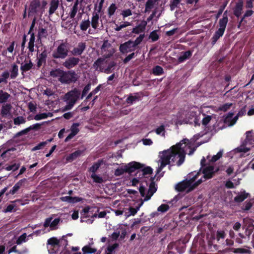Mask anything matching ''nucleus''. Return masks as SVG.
I'll return each mask as SVG.
<instances>
[{
	"label": "nucleus",
	"instance_id": "1",
	"mask_svg": "<svg viewBox=\"0 0 254 254\" xmlns=\"http://www.w3.org/2000/svg\"><path fill=\"white\" fill-rule=\"evenodd\" d=\"M185 140H182L180 142L170 147V150L171 151V163L176 164L178 166H181L185 161L186 157V151L185 147H182L183 143L182 142Z\"/></svg>",
	"mask_w": 254,
	"mask_h": 254
},
{
	"label": "nucleus",
	"instance_id": "2",
	"mask_svg": "<svg viewBox=\"0 0 254 254\" xmlns=\"http://www.w3.org/2000/svg\"><path fill=\"white\" fill-rule=\"evenodd\" d=\"M80 95V92L76 88L64 94V111L70 110L74 105Z\"/></svg>",
	"mask_w": 254,
	"mask_h": 254
},
{
	"label": "nucleus",
	"instance_id": "3",
	"mask_svg": "<svg viewBox=\"0 0 254 254\" xmlns=\"http://www.w3.org/2000/svg\"><path fill=\"white\" fill-rule=\"evenodd\" d=\"M203 181L200 179L195 182L193 185L191 184L190 181H187V179L178 183L176 186V190L179 192H183L188 189L187 191L190 192L193 190L199 185L202 183Z\"/></svg>",
	"mask_w": 254,
	"mask_h": 254
},
{
	"label": "nucleus",
	"instance_id": "4",
	"mask_svg": "<svg viewBox=\"0 0 254 254\" xmlns=\"http://www.w3.org/2000/svg\"><path fill=\"white\" fill-rule=\"evenodd\" d=\"M143 165L136 162H132L128 164L127 165L125 166L124 168L117 169L115 171V175L116 176H120L125 173H128L131 174L136 171L137 169L142 168Z\"/></svg>",
	"mask_w": 254,
	"mask_h": 254
},
{
	"label": "nucleus",
	"instance_id": "5",
	"mask_svg": "<svg viewBox=\"0 0 254 254\" xmlns=\"http://www.w3.org/2000/svg\"><path fill=\"white\" fill-rule=\"evenodd\" d=\"M171 151L170 149L166 150H164L160 157V165L158 168L156 174H159L162 169L167 165H169L171 162Z\"/></svg>",
	"mask_w": 254,
	"mask_h": 254
},
{
	"label": "nucleus",
	"instance_id": "6",
	"mask_svg": "<svg viewBox=\"0 0 254 254\" xmlns=\"http://www.w3.org/2000/svg\"><path fill=\"white\" fill-rule=\"evenodd\" d=\"M60 241L55 237H52L48 240L47 248L50 254H62V251L60 252Z\"/></svg>",
	"mask_w": 254,
	"mask_h": 254
},
{
	"label": "nucleus",
	"instance_id": "7",
	"mask_svg": "<svg viewBox=\"0 0 254 254\" xmlns=\"http://www.w3.org/2000/svg\"><path fill=\"white\" fill-rule=\"evenodd\" d=\"M219 171V167H215L213 165H208L203 168L202 173L205 180L213 178Z\"/></svg>",
	"mask_w": 254,
	"mask_h": 254
},
{
	"label": "nucleus",
	"instance_id": "8",
	"mask_svg": "<svg viewBox=\"0 0 254 254\" xmlns=\"http://www.w3.org/2000/svg\"><path fill=\"white\" fill-rule=\"evenodd\" d=\"M38 12H42L40 1V0H33L29 5L28 15H35Z\"/></svg>",
	"mask_w": 254,
	"mask_h": 254
},
{
	"label": "nucleus",
	"instance_id": "9",
	"mask_svg": "<svg viewBox=\"0 0 254 254\" xmlns=\"http://www.w3.org/2000/svg\"><path fill=\"white\" fill-rule=\"evenodd\" d=\"M135 48L136 47L133 44V41L129 40L120 45L119 50L122 54H127L129 52L134 51Z\"/></svg>",
	"mask_w": 254,
	"mask_h": 254
},
{
	"label": "nucleus",
	"instance_id": "10",
	"mask_svg": "<svg viewBox=\"0 0 254 254\" xmlns=\"http://www.w3.org/2000/svg\"><path fill=\"white\" fill-rule=\"evenodd\" d=\"M52 56L54 59L53 62L56 64H59L58 60L64 59V43H62L53 52Z\"/></svg>",
	"mask_w": 254,
	"mask_h": 254
},
{
	"label": "nucleus",
	"instance_id": "11",
	"mask_svg": "<svg viewBox=\"0 0 254 254\" xmlns=\"http://www.w3.org/2000/svg\"><path fill=\"white\" fill-rule=\"evenodd\" d=\"M155 176L151 177V183L149 186V189L147 191V194L144 197L143 201H146L149 200L153 194L157 191V187L154 182Z\"/></svg>",
	"mask_w": 254,
	"mask_h": 254
},
{
	"label": "nucleus",
	"instance_id": "12",
	"mask_svg": "<svg viewBox=\"0 0 254 254\" xmlns=\"http://www.w3.org/2000/svg\"><path fill=\"white\" fill-rule=\"evenodd\" d=\"M80 61L78 58L69 57L64 61V67L70 69L77 65Z\"/></svg>",
	"mask_w": 254,
	"mask_h": 254
},
{
	"label": "nucleus",
	"instance_id": "13",
	"mask_svg": "<svg viewBox=\"0 0 254 254\" xmlns=\"http://www.w3.org/2000/svg\"><path fill=\"white\" fill-rule=\"evenodd\" d=\"M99 211V209L97 207L86 206L83 209L81 214L90 215V216L91 215V217L92 218L97 217Z\"/></svg>",
	"mask_w": 254,
	"mask_h": 254
},
{
	"label": "nucleus",
	"instance_id": "14",
	"mask_svg": "<svg viewBox=\"0 0 254 254\" xmlns=\"http://www.w3.org/2000/svg\"><path fill=\"white\" fill-rule=\"evenodd\" d=\"M141 164L143 165L142 167L136 170L137 171L135 174V176L137 177L138 179H141L144 176L146 175H150L153 173V169L150 167L147 166L144 167V165L142 164Z\"/></svg>",
	"mask_w": 254,
	"mask_h": 254
},
{
	"label": "nucleus",
	"instance_id": "15",
	"mask_svg": "<svg viewBox=\"0 0 254 254\" xmlns=\"http://www.w3.org/2000/svg\"><path fill=\"white\" fill-rule=\"evenodd\" d=\"M77 80V75L73 70L64 71V83L75 82Z\"/></svg>",
	"mask_w": 254,
	"mask_h": 254
},
{
	"label": "nucleus",
	"instance_id": "16",
	"mask_svg": "<svg viewBox=\"0 0 254 254\" xmlns=\"http://www.w3.org/2000/svg\"><path fill=\"white\" fill-rule=\"evenodd\" d=\"M52 217H49L46 219L44 223V226L45 228L50 227L51 229L53 230L57 229V225L59 223L60 219V218H56L52 221Z\"/></svg>",
	"mask_w": 254,
	"mask_h": 254
},
{
	"label": "nucleus",
	"instance_id": "17",
	"mask_svg": "<svg viewBox=\"0 0 254 254\" xmlns=\"http://www.w3.org/2000/svg\"><path fill=\"white\" fill-rule=\"evenodd\" d=\"M50 75L53 78L57 79L61 83H64V70L59 68L53 69L50 71Z\"/></svg>",
	"mask_w": 254,
	"mask_h": 254
},
{
	"label": "nucleus",
	"instance_id": "18",
	"mask_svg": "<svg viewBox=\"0 0 254 254\" xmlns=\"http://www.w3.org/2000/svg\"><path fill=\"white\" fill-rule=\"evenodd\" d=\"M86 48L85 43L80 42L79 43L77 47L74 48L70 53L73 56H79L81 55Z\"/></svg>",
	"mask_w": 254,
	"mask_h": 254
},
{
	"label": "nucleus",
	"instance_id": "19",
	"mask_svg": "<svg viewBox=\"0 0 254 254\" xmlns=\"http://www.w3.org/2000/svg\"><path fill=\"white\" fill-rule=\"evenodd\" d=\"M79 126V123H73L71 127L70 131L71 132L64 139V142L68 141L70 139L72 138L75 135H76L79 131V129L78 127Z\"/></svg>",
	"mask_w": 254,
	"mask_h": 254
},
{
	"label": "nucleus",
	"instance_id": "20",
	"mask_svg": "<svg viewBox=\"0 0 254 254\" xmlns=\"http://www.w3.org/2000/svg\"><path fill=\"white\" fill-rule=\"evenodd\" d=\"M48 52L46 49H44L38 57L37 66L39 68L43 64H45L47 58Z\"/></svg>",
	"mask_w": 254,
	"mask_h": 254
},
{
	"label": "nucleus",
	"instance_id": "21",
	"mask_svg": "<svg viewBox=\"0 0 254 254\" xmlns=\"http://www.w3.org/2000/svg\"><path fill=\"white\" fill-rule=\"evenodd\" d=\"M105 59L102 58H98L95 62L93 64V68L95 69V70L103 72L104 67L103 64L105 62Z\"/></svg>",
	"mask_w": 254,
	"mask_h": 254
},
{
	"label": "nucleus",
	"instance_id": "22",
	"mask_svg": "<svg viewBox=\"0 0 254 254\" xmlns=\"http://www.w3.org/2000/svg\"><path fill=\"white\" fill-rule=\"evenodd\" d=\"M147 21L142 20L136 26L133 28L132 32L135 34H139L144 31L147 25Z\"/></svg>",
	"mask_w": 254,
	"mask_h": 254
},
{
	"label": "nucleus",
	"instance_id": "23",
	"mask_svg": "<svg viewBox=\"0 0 254 254\" xmlns=\"http://www.w3.org/2000/svg\"><path fill=\"white\" fill-rule=\"evenodd\" d=\"M243 8V1L242 0H239L234 8V14L237 17L241 16L242 13Z\"/></svg>",
	"mask_w": 254,
	"mask_h": 254
},
{
	"label": "nucleus",
	"instance_id": "24",
	"mask_svg": "<svg viewBox=\"0 0 254 254\" xmlns=\"http://www.w3.org/2000/svg\"><path fill=\"white\" fill-rule=\"evenodd\" d=\"M192 51L189 50L182 52V55L178 58V61L179 63H182L186 60L189 59L192 56Z\"/></svg>",
	"mask_w": 254,
	"mask_h": 254
},
{
	"label": "nucleus",
	"instance_id": "25",
	"mask_svg": "<svg viewBox=\"0 0 254 254\" xmlns=\"http://www.w3.org/2000/svg\"><path fill=\"white\" fill-rule=\"evenodd\" d=\"M82 153L83 151L77 150L68 156L66 158V160L68 162H72L79 157Z\"/></svg>",
	"mask_w": 254,
	"mask_h": 254
},
{
	"label": "nucleus",
	"instance_id": "26",
	"mask_svg": "<svg viewBox=\"0 0 254 254\" xmlns=\"http://www.w3.org/2000/svg\"><path fill=\"white\" fill-rule=\"evenodd\" d=\"M250 195V193L246 192L245 191H244L241 194L237 195L234 197V201L237 203L242 202L245 199L248 198Z\"/></svg>",
	"mask_w": 254,
	"mask_h": 254
},
{
	"label": "nucleus",
	"instance_id": "27",
	"mask_svg": "<svg viewBox=\"0 0 254 254\" xmlns=\"http://www.w3.org/2000/svg\"><path fill=\"white\" fill-rule=\"evenodd\" d=\"M224 31L218 29L214 34L212 37L211 39V44L214 45L215 44L217 40L222 36L224 34Z\"/></svg>",
	"mask_w": 254,
	"mask_h": 254
},
{
	"label": "nucleus",
	"instance_id": "28",
	"mask_svg": "<svg viewBox=\"0 0 254 254\" xmlns=\"http://www.w3.org/2000/svg\"><path fill=\"white\" fill-rule=\"evenodd\" d=\"M12 108L11 104L7 103L2 106L1 115L2 117H5L10 114V110Z\"/></svg>",
	"mask_w": 254,
	"mask_h": 254
},
{
	"label": "nucleus",
	"instance_id": "29",
	"mask_svg": "<svg viewBox=\"0 0 254 254\" xmlns=\"http://www.w3.org/2000/svg\"><path fill=\"white\" fill-rule=\"evenodd\" d=\"M200 174V172H192L188 175L187 181H190L191 184L193 185L194 183V182L197 179Z\"/></svg>",
	"mask_w": 254,
	"mask_h": 254
},
{
	"label": "nucleus",
	"instance_id": "30",
	"mask_svg": "<svg viewBox=\"0 0 254 254\" xmlns=\"http://www.w3.org/2000/svg\"><path fill=\"white\" fill-rule=\"evenodd\" d=\"M140 99V96L138 93H135L134 95H129L126 99L127 104H132L134 102L139 101Z\"/></svg>",
	"mask_w": 254,
	"mask_h": 254
},
{
	"label": "nucleus",
	"instance_id": "31",
	"mask_svg": "<svg viewBox=\"0 0 254 254\" xmlns=\"http://www.w3.org/2000/svg\"><path fill=\"white\" fill-rule=\"evenodd\" d=\"M10 78L11 79H15L18 75V67L16 64H13L11 68L10 69Z\"/></svg>",
	"mask_w": 254,
	"mask_h": 254
},
{
	"label": "nucleus",
	"instance_id": "32",
	"mask_svg": "<svg viewBox=\"0 0 254 254\" xmlns=\"http://www.w3.org/2000/svg\"><path fill=\"white\" fill-rule=\"evenodd\" d=\"M59 4V0H52L50 3V7L49 8V14H52L57 9Z\"/></svg>",
	"mask_w": 254,
	"mask_h": 254
},
{
	"label": "nucleus",
	"instance_id": "33",
	"mask_svg": "<svg viewBox=\"0 0 254 254\" xmlns=\"http://www.w3.org/2000/svg\"><path fill=\"white\" fill-rule=\"evenodd\" d=\"M117 64L114 61H112L109 63L106 68H104L103 72L109 74L112 72L115 69Z\"/></svg>",
	"mask_w": 254,
	"mask_h": 254
},
{
	"label": "nucleus",
	"instance_id": "34",
	"mask_svg": "<svg viewBox=\"0 0 254 254\" xmlns=\"http://www.w3.org/2000/svg\"><path fill=\"white\" fill-rule=\"evenodd\" d=\"M48 36V31L45 28H39L38 30V33L37 35V41H41V39L45 38H46Z\"/></svg>",
	"mask_w": 254,
	"mask_h": 254
},
{
	"label": "nucleus",
	"instance_id": "35",
	"mask_svg": "<svg viewBox=\"0 0 254 254\" xmlns=\"http://www.w3.org/2000/svg\"><path fill=\"white\" fill-rule=\"evenodd\" d=\"M53 138H51L50 139H47L45 141L40 142L32 149V150L35 151L42 149L44 147L46 146L47 144L51 142V141H53Z\"/></svg>",
	"mask_w": 254,
	"mask_h": 254
},
{
	"label": "nucleus",
	"instance_id": "36",
	"mask_svg": "<svg viewBox=\"0 0 254 254\" xmlns=\"http://www.w3.org/2000/svg\"><path fill=\"white\" fill-rule=\"evenodd\" d=\"M143 200L141 199V202L135 208L133 207H129L128 208L129 214L127 215V216L129 215H132L134 216L136 213L137 212V211L139 210L140 207L143 204Z\"/></svg>",
	"mask_w": 254,
	"mask_h": 254
},
{
	"label": "nucleus",
	"instance_id": "37",
	"mask_svg": "<svg viewBox=\"0 0 254 254\" xmlns=\"http://www.w3.org/2000/svg\"><path fill=\"white\" fill-rule=\"evenodd\" d=\"M10 97V95L7 92H4L2 90H0V103L6 102Z\"/></svg>",
	"mask_w": 254,
	"mask_h": 254
},
{
	"label": "nucleus",
	"instance_id": "38",
	"mask_svg": "<svg viewBox=\"0 0 254 254\" xmlns=\"http://www.w3.org/2000/svg\"><path fill=\"white\" fill-rule=\"evenodd\" d=\"M158 0H147L145 3V12H149L153 8L154 5Z\"/></svg>",
	"mask_w": 254,
	"mask_h": 254
},
{
	"label": "nucleus",
	"instance_id": "39",
	"mask_svg": "<svg viewBox=\"0 0 254 254\" xmlns=\"http://www.w3.org/2000/svg\"><path fill=\"white\" fill-rule=\"evenodd\" d=\"M82 198L79 197H73L70 196H64V201H67L69 203H74L81 201Z\"/></svg>",
	"mask_w": 254,
	"mask_h": 254
},
{
	"label": "nucleus",
	"instance_id": "40",
	"mask_svg": "<svg viewBox=\"0 0 254 254\" xmlns=\"http://www.w3.org/2000/svg\"><path fill=\"white\" fill-rule=\"evenodd\" d=\"M33 66V64L32 62L29 60L28 63H25L24 64H22L20 66V70L22 72L27 71L30 70Z\"/></svg>",
	"mask_w": 254,
	"mask_h": 254
},
{
	"label": "nucleus",
	"instance_id": "41",
	"mask_svg": "<svg viewBox=\"0 0 254 254\" xmlns=\"http://www.w3.org/2000/svg\"><path fill=\"white\" fill-rule=\"evenodd\" d=\"M99 18V16L97 13H93L91 19V25L92 27L95 29H96L98 26Z\"/></svg>",
	"mask_w": 254,
	"mask_h": 254
},
{
	"label": "nucleus",
	"instance_id": "42",
	"mask_svg": "<svg viewBox=\"0 0 254 254\" xmlns=\"http://www.w3.org/2000/svg\"><path fill=\"white\" fill-rule=\"evenodd\" d=\"M232 252H233L235 254H251V251L248 249H246L244 248H232Z\"/></svg>",
	"mask_w": 254,
	"mask_h": 254
},
{
	"label": "nucleus",
	"instance_id": "43",
	"mask_svg": "<svg viewBox=\"0 0 254 254\" xmlns=\"http://www.w3.org/2000/svg\"><path fill=\"white\" fill-rule=\"evenodd\" d=\"M228 22V19H226L225 17H223L220 19L219 21V28L218 29L221 30L225 32L227 24Z\"/></svg>",
	"mask_w": 254,
	"mask_h": 254
},
{
	"label": "nucleus",
	"instance_id": "44",
	"mask_svg": "<svg viewBox=\"0 0 254 254\" xmlns=\"http://www.w3.org/2000/svg\"><path fill=\"white\" fill-rule=\"evenodd\" d=\"M83 254H94L96 252L97 250L95 248H92L89 246L86 245L83 247L82 249Z\"/></svg>",
	"mask_w": 254,
	"mask_h": 254
},
{
	"label": "nucleus",
	"instance_id": "45",
	"mask_svg": "<svg viewBox=\"0 0 254 254\" xmlns=\"http://www.w3.org/2000/svg\"><path fill=\"white\" fill-rule=\"evenodd\" d=\"M152 73L155 75H160L164 73L163 68L160 65H156L152 69Z\"/></svg>",
	"mask_w": 254,
	"mask_h": 254
},
{
	"label": "nucleus",
	"instance_id": "46",
	"mask_svg": "<svg viewBox=\"0 0 254 254\" xmlns=\"http://www.w3.org/2000/svg\"><path fill=\"white\" fill-rule=\"evenodd\" d=\"M159 39V36L157 34L156 30H154L150 33L148 36V39L151 40L152 42L157 41Z\"/></svg>",
	"mask_w": 254,
	"mask_h": 254
},
{
	"label": "nucleus",
	"instance_id": "47",
	"mask_svg": "<svg viewBox=\"0 0 254 254\" xmlns=\"http://www.w3.org/2000/svg\"><path fill=\"white\" fill-rule=\"evenodd\" d=\"M139 49L136 51L135 52H132L128 56H127L124 60L123 62L125 64L127 63L132 59L135 58L139 53Z\"/></svg>",
	"mask_w": 254,
	"mask_h": 254
},
{
	"label": "nucleus",
	"instance_id": "48",
	"mask_svg": "<svg viewBox=\"0 0 254 254\" xmlns=\"http://www.w3.org/2000/svg\"><path fill=\"white\" fill-rule=\"evenodd\" d=\"M101 161H98V162L94 163L90 168L89 171L95 174L96 172L98 170L101 165Z\"/></svg>",
	"mask_w": 254,
	"mask_h": 254
},
{
	"label": "nucleus",
	"instance_id": "49",
	"mask_svg": "<svg viewBox=\"0 0 254 254\" xmlns=\"http://www.w3.org/2000/svg\"><path fill=\"white\" fill-rule=\"evenodd\" d=\"M78 1L77 0L74 3L72 9L70 13V17L71 18H73L74 17L75 15H76L77 9H78Z\"/></svg>",
	"mask_w": 254,
	"mask_h": 254
},
{
	"label": "nucleus",
	"instance_id": "50",
	"mask_svg": "<svg viewBox=\"0 0 254 254\" xmlns=\"http://www.w3.org/2000/svg\"><path fill=\"white\" fill-rule=\"evenodd\" d=\"M117 7L115 3H112L108 9V14L109 17L114 15Z\"/></svg>",
	"mask_w": 254,
	"mask_h": 254
},
{
	"label": "nucleus",
	"instance_id": "51",
	"mask_svg": "<svg viewBox=\"0 0 254 254\" xmlns=\"http://www.w3.org/2000/svg\"><path fill=\"white\" fill-rule=\"evenodd\" d=\"M81 216V222H86L88 224H92L94 221V218H89L90 215H83Z\"/></svg>",
	"mask_w": 254,
	"mask_h": 254
},
{
	"label": "nucleus",
	"instance_id": "52",
	"mask_svg": "<svg viewBox=\"0 0 254 254\" xmlns=\"http://www.w3.org/2000/svg\"><path fill=\"white\" fill-rule=\"evenodd\" d=\"M246 138L245 141L246 142L251 143L252 141H254V137L253 135L252 131H248L246 133Z\"/></svg>",
	"mask_w": 254,
	"mask_h": 254
},
{
	"label": "nucleus",
	"instance_id": "53",
	"mask_svg": "<svg viewBox=\"0 0 254 254\" xmlns=\"http://www.w3.org/2000/svg\"><path fill=\"white\" fill-rule=\"evenodd\" d=\"M26 237L27 235L25 233L22 234L21 236H20L16 241L15 243L19 245L21 244L23 242H25L26 241Z\"/></svg>",
	"mask_w": 254,
	"mask_h": 254
},
{
	"label": "nucleus",
	"instance_id": "54",
	"mask_svg": "<svg viewBox=\"0 0 254 254\" xmlns=\"http://www.w3.org/2000/svg\"><path fill=\"white\" fill-rule=\"evenodd\" d=\"M90 22L89 20L82 21L80 27L82 31H86L90 26Z\"/></svg>",
	"mask_w": 254,
	"mask_h": 254
},
{
	"label": "nucleus",
	"instance_id": "55",
	"mask_svg": "<svg viewBox=\"0 0 254 254\" xmlns=\"http://www.w3.org/2000/svg\"><path fill=\"white\" fill-rule=\"evenodd\" d=\"M144 37V34H140L134 41H133V43L136 48L142 42Z\"/></svg>",
	"mask_w": 254,
	"mask_h": 254
},
{
	"label": "nucleus",
	"instance_id": "56",
	"mask_svg": "<svg viewBox=\"0 0 254 254\" xmlns=\"http://www.w3.org/2000/svg\"><path fill=\"white\" fill-rule=\"evenodd\" d=\"M232 105H233L232 103H225V104L220 106L219 107V110L221 111L226 112L229 109H230V108L232 107Z\"/></svg>",
	"mask_w": 254,
	"mask_h": 254
},
{
	"label": "nucleus",
	"instance_id": "57",
	"mask_svg": "<svg viewBox=\"0 0 254 254\" xmlns=\"http://www.w3.org/2000/svg\"><path fill=\"white\" fill-rule=\"evenodd\" d=\"M226 233L223 230H218L216 232V239L219 241L220 239H224L226 237Z\"/></svg>",
	"mask_w": 254,
	"mask_h": 254
},
{
	"label": "nucleus",
	"instance_id": "58",
	"mask_svg": "<svg viewBox=\"0 0 254 254\" xmlns=\"http://www.w3.org/2000/svg\"><path fill=\"white\" fill-rule=\"evenodd\" d=\"M19 164L14 163L12 165H8V166L6 167L5 170L8 171L11 170L14 171L17 170L19 168Z\"/></svg>",
	"mask_w": 254,
	"mask_h": 254
},
{
	"label": "nucleus",
	"instance_id": "59",
	"mask_svg": "<svg viewBox=\"0 0 254 254\" xmlns=\"http://www.w3.org/2000/svg\"><path fill=\"white\" fill-rule=\"evenodd\" d=\"M48 118V116L46 113H43L36 115L34 119L36 121H39L42 119H45Z\"/></svg>",
	"mask_w": 254,
	"mask_h": 254
},
{
	"label": "nucleus",
	"instance_id": "60",
	"mask_svg": "<svg viewBox=\"0 0 254 254\" xmlns=\"http://www.w3.org/2000/svg\"><path fill=\"white\" fill-rule=\"evenodd\" d=\"M155 132L157 134H161L162 136H165V127L163 125H161L157 127L155 130Z\"/></svg>",
	"mask_w": 254,
	"mask_h": 254
},
{
	"label": "nucleus",
	"instance_id": "61",
	"mask_svg": "<svg viewBox=\"0 0 254 254\" xmlns=\"http://www.w3.org/2000/svg\"><path fill=\"white\" fill-rule=\"evenodd\" d=\"M20 188H19V186L15 184L11 190H10L8 192H6V195L8 196L9 194H14Z\"/></svg>",
	"mask_w": 254,
	"mask_h": 254
},
{
	"label": "nucleus",
	"instance_id": "62",
	"mask_svg": "<svg viewBox=\"0 0 254 254\" xmlns=\"http://www.w3.org/2000/svg\"><path fill=\"white\" fill-rule=\"evenodd\" d=\"M25 123V120L23 117H17L14 119V124L16 125H19Z\"/></svg>",
	"mask_w": 254,
	"mask_h": 254
},
{
	"label": "nucleus",
	"instance_id": "63",
	"mask_svg": "<svg viewBox=\"0 0 254 254\" xmlns=\"http://www.w3.org/2000/svg\"><path fill=\"white\" fill-rule=\"evenodd\" d=\"M227 3L225 2V3H224L223 4H222L220 6V7L218 11V12L215 16L216 19H217L220 16V15L222 14V13H223L224 9L225 8V7L227 5Z\"/></svg>",
	"mask_w": 254,
	"mask_h": 254
},
{
	"label": "nucleus",
	"instance_id": "64",
	"mask_svg": "<svg viewBox=\"0 0 254 254\" xmlns=\"http://www.w3.org/2000/svg\"><path fill=\"white\" fill-rule=\"evenodd\" d=\"M169 209V206L168 204H162L158 207L157 210L159 212H165L168 211Z\"/></svg>",
	"mask_w": 254,
	"mask_h": 254
}]
</instances>
